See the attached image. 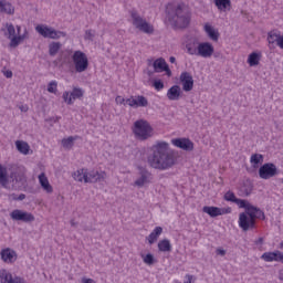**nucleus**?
Returning <instances> with one entry per match:
<instances>
[{
  "label": "nucleus",
  "mask_w": 283,
  "mask_h": 283,
  "mask_svg": "<svg viewBox=\"0 0 283 283\" xmlns=\"http://www.w3.org/2000/svg\"><path fill=\"white\" fill-rule=\"evenodd\" d=\"M148 164L153 169H159V171H167L176 165V156L169 148V143L157 142L150 147V154L148 155Z\"/></svg>",
  "instance_id": "1"
},
{
  "label": "nucleus",
  "mask_w": 283,
  "mask_h": 283,
  "mask_svg": "<svg viewBox=\"0 0 283 283\" xmlns=\"http://www.w3.org/2000/svg\"><path fill=\"white\" fill-rule=\"evenodd\" d=\"M187 54L189 56H199L200 59H211L216 49L211 42H200L196 36H187L184 41Z\"/></svg>",
  "instance_id": "2"
},
{
  "label": "nucleus",
  "mask_w": 283,
  "mask_h": 283,
  "mask_svg": "<svg viewBox=\"0 0 283 283\" xmlns=\"http://www.w3.org/2000/svg\"><path fill=\"white\" fill-rule=\"evenodd\" d=\"M17 187V185H25V167L12 166L10 176L8 177V168L0 165V185L8 189L10 187Z\"/></svg>",
  "instance_id": "3"
},
{
  "label": "nucleus",
  "mask_w": 283,
  "mask_h": 283,
  "mask_svg": "<svg viewBox=\"0 0 283 283\" xmlns=\"http://www.w3.org/2000/svg\"><path fill=\"white\" fill-rule=\"evenodd\" d=\"M167 18L166 21L172 27V28H187L189 25V14L185 9H182V6L176 4V3H169L166 7Z\"/></svg>",
  "instance_id": "4"
},
{
  "label": "nucleus",
  "mask_w": 283,
  "mask_h": 283,
  "mask_svg": "<svg viewBox=\"0 0 283 283\" xmlns=\"http://www.w3.org/2000/svg\"><path fill=\"white\" fill-rule=\"evenodd\" d=\"M72 178L75 182H84L85 185H92L96 182H105L107 172L96 169L78 168L72 172Z\"/></svg>",
  "instance_id": "5"
},
{
  "label": "nucleus",
  "mask_w": 283,
  "mask_h": 283,
  "mask_svg": "<svg viewBox=\"0 0 283 283\" xmlns=\"http://www.w3.org/2000/svg\"><path fill=\"white\" fill-rule=\"evenodd\" d=\"M2 32L4 36L9 39V46L11 48H19V45H21L29 35L28 29H24L23 33H21V25H17L15 29L12 23H6L2 28Z\"/></svg>",
  "instance_id": "6"
},
{
  "label": "nucleus",
  "mask_w": 283,
  "mask_h": 283,
  "mask_svg": "<svg viewBox=\"0 0 283 283\" xmlns=\"http://www.w3.org/2000/svg\"><path fill=\"white\" fill-rule=\"evenodd\" d=\"M129 14L132 25H134L136 30H139V32H143L144 34H154V24L143 18L140 13H138V10L132 9Z\"/></svg>",
  "instance_id": "7"
},
{
  "label": "nucleus",
  "mask_w": 283,
  "mask_h": 283,
  "mask_svg": "<svg viewBox=\"0 0 283 283\" xmlns=\"http://www.w3.org/2000/svg\"><path fill=\"white\" fill-rule=\"evenodd\" d=\"M133 134L138 140H147L154 136V127L147 119H137L133 125Z\"/></svg>",
  "instance_id": "8"
},
{
  "label": "nucleus",
  "mask_w": 283,
  "mask_h": 283,
  "mask_svg": "<svg viewBox=\"0 0 283 283\" xmlns=\"http://www.w3.org/2000/svg\"><path fill=\"white\" fill-rule=\"evenodd\" d=\"M72 61L74 70L77 72V74L87 72V67H90V59H87V54H85L83 51H74Z\"/></svg>",
  "instance_id": "9"
},
{
  "label": "nucleus",
  "mask_w": 283,
  "mask_h": 283,
  "mask_svg": "<svg viewBox=\"0 0 283 283\" xmlns=\"http://www.w3.org/2000/svg\"><path fill=\"white\" fill-rule=\"evenodd\" d=\"M35 32H38V34H40V36H43L44 39L56 40L67 36L65 32L57 31L48 24H38L35 27Z\"/></svg>",
  "instance_id": "10"
},
{
  "label": "nucleus",
  "mask_w": 283,
  "mask_h": 283,
  "mask_svg": "<svg viewBox=\"0 0 283 283\" xmlns=\"http://www.w3.org/2000/svg\"><path fill=\"white\" fill-rule=\"evenodd\" d=\"M241 209L245 210V213L252 218V220H265L264 211L262 209L251 205L249 200L243 201V206H241Z\"/></svg>",
  "instance_id": "11"
},
{
  "label": "nucleus",
  "mask_w": 283,
  "mask_h": 283,
  "mask_svg": "<svg viewBox=\"0 0 283 283\" xmlns=\"http://www.w3.org/2000/svg\"><path fill=\"white\" fill-rule=\"evenodd\" d=\"M10 218L14 222H25V223L34 222V220H36V218L32 214V212L21 210V209L12 210L10 212Z\"/></svg>",
  "instance_id": "12"
},
{
  "label": "nucleus",
  "mask_w": 283,
  "mask_h": 283,
  "mask_svg": "<svg viewBox=\"0 0 283 283\" xmlns=\"http://www.w3.org/2000/svg\"><path fill=\"white\" fill-rule=\"evenodd\" d=\"M85 94V91L81 87H73L72 92L65 91L62 94V98L66 105H74V101L78 98H83V95Z\"/></svg>",
  "instance_id": "13"
},
{
  "label": "nucleus",
  "mask_w": 283,
  "mask_h": 283,
  "mask_svg": "<svg viewBox=\"0 0 283 283\" xmlns=\"http://www.w3.org/2000/svg\"><path fill=\"white\" fill-rule=\"evenodd\" d=\"M277 174V166L274 164L268 163L259 168V176L262 180H271V178H275Z\"/></svg>",
  "instance_id": "14"
},
{
  "label": "nucleus",
  "mask_w": 283,
  "mask_h": 283,
  "mask_svg": "<svg viewBox=\"0 0 283 283\" xmlns=\"http://www.w3.org/2000/svg\"><path fill=\"white\" fill-rule=\"evenodd\" d=\"M203 213H207L208 216H210V218H218V216H227L229 213H231V207H227V208H218V207H213V206H205L202 208Z\"/></svg>",
  "instance_id": "15"
},
{
  "label": "nucleus",
  "mask_w": 283,
  "mask_h": 283,
  "mask_svg": "<svg viewBox=\"0 0 283 283\" xmlns=\"http://www.w3.org/2000/svg\"><path fill=\"white\" fill-rule=\"evenodd\" d=\"M238 224L242 231H251L255 227V221L245 212L239 214Z\"/></svg>",
  "instance_id": "16"
},
{
  "label": "nucleus",
  "mask_w": 283,
  "mask_h": 283,
  "mask_svg": "<svg viewBox=\"0 0 283 283\" xmlns=\"http://www.w3.org/2000/svg\"><path fill=\"white\" fill-rule=\"evenodd\" d=\"M126 104L128 105V107H134V109H138V107H148L149 101L143 95H137L127 98Z\"/></svg>",
  "instance_id": "17"
},
{
  "label": "nucleus",
  "mask_w": 283,
  "mask_h": 283,
  "mask_svg": "<svg viewBox=\"0 0 283 283\" xmlns=\"http://www.w3.org/2000/svg\"><path fill=\"white\" fill-rule=\"evenodd\" d=\"M171 145L178 149H182L184 151H193L195 147L193 142L185 137L171 139Z\"/></svg>",
  "instance_id": "18"
},
{
  "label": "nucleus",
  "mask_w": 283,
  "mask_h": 283,
  "mask_svg": "<svg viewBox=\"0 0 283 283\" xmlns=\"http://www.w3.org/2000/svg\"><path fill=\"white\" fill-rule=\"evenodd\" d=\"M184 92L193 90V76L189 72H182L179 76Z\"/></svg>",
  "instance_id": "19"
},
{
  "label": "nucleus",
  "mask_w": 283,
  "mask_h": 283,
  "mask_svg": "<svg viewBox=\"0 0 283 283\" xmlns=\"http://www.w3.org/2000/svg\"><path fill=\"white\" fill-rule=\"evenodd\" d=\"M150 179H151V174H149L147 169H140L139 177L135 180L134 187H138L140 189L146 185H149V182H151Z\"/></svg>",
  "instance_id": "20"
},
{
  "label": "nucleus",
  "mask_w": 283,
  "mask_h": 283,
  "mask_svg": "<svg viewBox=\"0 0 283 283\" xmlns=\"http://www.w3.org/2000/svg\"><path fill=\"white\" fill-rule=\"evenodd\" d=\"M153 67L155 72H166L167 76H171V70H169V64L165 61V59L159 57L153 62Z\"/></svg>",
  "instance_id": "21"
},
{
  "label": "nucleus",
  "mask_w": 283,
  "mask_h": 283,
  "mask_svg": "<svg viewBox=\"0 0 283 283\" xmlns=\"http://www.w3.org/2000/svg\"><path fill=\"white\" fill-rule=\"evenodd\" d=\"M39 185L42 187L43 191L45 193H54V187L50 184V179H48V176L45 172H41L38 176Z\"/></svg>",
  "instance_id": "22"
},
{
  "label": "nucleus",
  "mask_w": 283,
  "mask_h": 283,
  "mask_svg": "<svg viewBox=\"0 0 283 283\" xmlns=\"http://www.w3.org/2000/svg\"><path fill=\"white\" fill-rule=\"evenodd\" d=\"M168 101H180L182 98V88L179 85H172L166 93Z\"/></svg>",
  "instance_id": "23"
},
{
  "label": "nucleus",
  "mask_w": 283,
  "mask_h": 283,
  "mask_svg": "<svg viewBox=\"0 0 283 283\" xmlns=\"http://www.w3.org/2000/svg\"><path fill=\"white\" fill-rule=\"evenodd\" d=\"M1 258L7 264H12L17 262V252L10 248L4 249L1 251Z\"/></svg>",
  "instance_id": "24"
},
{
  "label": "nucleus",
  "mask_w": 283,
  "mask_h": 283,
  "mask_svg": "<svg viewBox=\"0 0 283 283\" xmlns=\"http://www.w3.org/2000/svg\"><path fill=\"white\" fill-rule=\"evenodd\" d=\"M260 61H262V52L254 51L248 55L247 63L250 67H258Z\"/></svg>",
  "instance_id": "25"
},
{
  "label": "nucleus",
  "mask_w": 283,
  "mask_h": 283,
  "mask_svg": "<svg viewBox=\"0 0 283 283\" xmlns=\"http://www.w3.org/2000/svg\"><path fill=\"white\" fill-rule=\"evenodd\" d=\"M203 30L211 41H218V39H220V32L218 29L213 28L211 23H206Z\"/></svg>",
  "instance_id": "26"
},
{
  "label": "nucleus",
  "mask_w": 283,
  "mask_h": 283,
  "mask_svg": "<svg viewBox=\"0 0 283 283\" xmlns=\"http://www.w3.org/2000/svg\"><path fill=\"white\" fill-rule=\"evenodd\" d=\"M224 200L227 202H234L241 209V207L244 206L245 200L244 199H239L235 197V193L233 191L229 190L224 193Z\"/></svg>",
  "instance_id": "27"
},
{
  "label": "nucleus",
  "mask_w": 283,
  "mask_h": 283,
  "mask_svg": "<svg viewBox=\"0 0 283 283\" xmlns=\"http://www.w3.org/2000/svg\"><path fill=\"white\" fill-rule=\"evenodd\" d=\"M219 12H229L231 10V0H213Z\"/></svg>",
  "instance_id": "28"
},
{
  "label": "nucleus",
  "mask_w": 283,
  "mask_h": 283,
  "mask_svg": "<svg viewBox=\"0 0 283 283\" xmlns=\"http://www.w3.org/2000/svg\"><path fill=\"white\" fill-rule=\"evenodd\" d=\"M160 235H163V227H156L146 240L149 244H155V242H158V238H160Z\"/></svg>",
  "instance_id": "29"
},
{
  "label": "nucleus",
  "mask_w": 283,
  "mask_h": 283,
  "mask_svg": "<svg viewBox=\"0 0 283 283\" xmlns=\"http://www.w3.org/2000/svg\"><path fill=\"white\" fill-rule=\"evenodd\" d=\"M0 12L4 14H14V6L7 0H0Z\"/></svg>",
  "instance_id": "30"
},
{
  "label": "nucleus",
  "mask_w": 283,
  "mask_h": 283,
  "mask_svg": "<svg viewBox=\"0 0 283 283\" xmlns=\"http://www.w3.org/2000/svg\"><path fill=\"white\" fill-rule=\"evenodd\" d=\"M15 147L20 154H23V156H28L30 154V144L24 140H17Z\"/></svg>",
  "instance_id": "31"
},
{
  "label": "nucleus",
  "mask_w": 283,
  "mask_h": 283,
  "mask_svg": "<svg viewBox=\"0 0 283 283\" xmlns=\"http://www.w3.org/2000/svg\"><path fill=\"white\" fill-rule=\"evenodd\" d=\"M262 163H264V156L262 154L251 155L250 164H251V167H253V169H258V167H260Z\"/></svg>",
  "instance_id": "32"
},
{
  "label": "nucleus",
  "mask_w": 283,
  "mask_h": 283,
  "mask_svg": "<svg viewBox=\"0 0 283 283\" xmlns=\"http://www.w3.org/2000/svg\"><path fill=\"white\" fill-rule=\"evenodd\" d=\"M0 283H14L12 273L4 269L0 270Z\"/></svg>",
  "instance_id": "33"
},
{
  "label": "nucleus",
  "mask_w": 283,
  "mask_h": 283,
  "mask_svg": "<svg viewBox=\"0 0 283 283\" xmlns=\"http://www.w3.org/2000/svg\"><path fill=\"white\" fill-rule=\"evenodd\" d=\"M281 36H282V34H280L279 31H270L268 33V43H270L271 45H273V43H276V45H277Z\"/></svg>",
  "instance_id": "34"
},
{
  "label": "nucleus",
  "mask_w": 283,
  "mask_h": 283,
  "mask_svg": "<svg viewBox=\"0 0 283 283\" xmlns=\"http://www.w3.org/2000/svg\"><path fill=\"white\" fill-rule=\"evenodd\" d=\"M78 136H70L67 138L62 139V147L64 149H72L74 147V140H77Z\"/></svg>",
  "instance_id": "35"
},
{
  "label": "nucleus",
  "mask_w": 283,
  "mask_h": 283,
  "mask_svg": "<svg viewBox=\"0 0 283 283\" xmlns=\"http://www.w3.org/2000/svg\"><path fill=\"white\" fill-rule=\"evenodd\" d=\"M158 249L163 253H169V251H171V242H169L167 239H164L158 242Z\"/></svg>",
  "instance_id": "36"
},
{
  "label": "nucleus",
  "mask_w": 283,
  "mask_h": 283,
  "mask_svg": "<svg viewBox=\"0 0 283 283\" xmlns=\"http://www.w3.org/2000/svg\"><path fill=\"white\" fill-rule=\"evenodd\" d=\"M62 44L60 42H52L49 44V54L50 56H56L59 50H61Z\"/></svg>",
  "instance_id": "37"
},
{
  "label": "nucleus",
  "mask_w": 283,
  "mask_h": 283,
  "mask_svg": "<svg viewBox=\"0 0 283 283\" xmlns=\"http://www.w3.org/2000/svg\"><path fill=\"white\" fill-rule=\"evenodd\" d=\"M140 258L144 262V264H147V266H151L156 264V258H154V254L148 253V254H140Z\"/></svg>",
  "instance_id": "38"
},
{
  "label": "nucleus",
  "mask_w": 283,
  "mask_h": 283,
  "mask_svg": "<svg viewBox=\"0 0 283 283\" xmlns=\"http://www.w3.org/2000/svg\"><path fill=\"white\" fill-rule=\"evenodd\" d=\"M57 87H59V83H57L56 81H51V82L48 84V92H49L50 94H56Z\"/></svg>",
  "instance_id": "39"
},
{
  "label": "nucleus",
  "mask_w": 283,
  "mask_h": 283,
  "mask_svg": "<svg viewBox=\"0 0 283 283\" xmlns=\"http://www.w3.org/2000/svg\"><path fill=\"white\" fill-rule=\"evenodd\" d=\"M96 36V31L94 30H86L85 31V35H84V39L86 41H94V38Z\"/></svg>",
  "instance_id": "40"
},
{
  "label": "nucleus",
  "mask_w": 283,
  "mask_h": 283,
  "mask_svg": "<svg viewBox=\"0 0 283 283\" xmlns=\"http://www.w3.org/2000/svg\"><path fill=\"white\" fill-rule=\"evenodd\" d=\"M153 87H155L157 92H160V90H165V83H163L160 80H155L153 83Z\"/></svg>",
  "instance_id": "41"
},
{
  "label": "nucleus",
  "mask_w": 283,
  "mask_h": 283,
  "mask_svg": "<svg viewBox=\"0 0 283 283\" xmlns=\"http://www.w3.org/2000/svg\"><path fill=\"white\" fill-rule=\"evenodd\" d=\"M115 103H116L117 105H127V98H125V97H123V96H120V95H117V96L115 97Z\"/></svg>",
  "instance_id": "42"
},
{
  "label": "nucleus",
  "mask_w": 283,
  "mask_h": 283,
  "mask_svg": "<svg viewBox=\"0 0 283 283\" xmlns=\"http://www.w3.org/2000/svg\"><path fill=\"white\" fill-rule=\"evenodd\" d=\"M196 277L191 274H186L184 283H195Z\"/></svg>",
  "instance_id": "43"
},
{
  "label": "nucleus",
  "mask_w": 283,
  "mask_h": 283,
  "mask_svg": "<svg viewBox=\"0 0 283 283\" xmlns=\"http://www.w3.org/2000/svg\"><path fill=\"white\" fill-rule=\"evenodd\" d=\"M216 253H217V255L224 256V255H227V250H224V249H222V248H218V249L216 250Z\"/></svg>",
  "instance_id": "44"
},
{
  "label": "nucleus",
  "mask_w": 283,
  "mask_h": 283,
  "mask_svg": "<svg viewBox=\"0 0 283 283\" xmlns=\"http://www.w3.org/2000/svg\"><path fill=\"white\" fill-rule=\"evenodd\" d=\"M11 198L12 200H25V195L21 193L18 197L12 195Z\"/></svg>",
  "instance_id": "45"
},
{
  "label": "nucleus",
  "mask_w": 283,
  "mask_h": 283,
  "mask_svg": "<svg viewBox=\"0 0 283 283\" xmlns=\"http://www.w3.org/2000/svg\"><path fill=\"white\" fill-rule=\"evenodd\" d=\"M3 76H6V78H12V71L10 70L4 71Z\"/></svg>",
  "instance_id": "46"
},
{
  "label": "nucleus",
  "mask_w": 283,
  "mask_h": 283,
  "mask_svg": "<svg viewBox=\"0 0 283 283\" xmlns=\"http://www.w3.org/2000/svg\"><path fill=\"white\" fill-rule=\"evenodd\" d=\"M82 283H96V281H94V279H87V277H82Z\"/></svg>",
  "instance_id": "47"
},
{
  "label": "nucleus",
  "mask_w": 283,
  "mask_h": 283,
  "mask_svg": "<svg viewBox=\"0 0 283 283\" xmlns=\"http://www.w3.org/2000/svg\"><path fill=\"white\" fill-rule=\"evenodd\" d=\"M276 45L277 48H280V50H283V34L281 35V38H279V43Z\"/></svg>",
  "instance_id": "48"
},
{
  "label": "nucleus",
  "mask_w": 283,
  "mask_h": 283,
  "mask_svg": "<svg viewBox=\"0 0 283 283\" xmlns=\"http://www.w3.org/2000/svg\"><path fill=\"white\" fill-rule=\"evenodd\" d=\"M264 242V239L263 238H259L256 241H255V244H262Z\"/></svg>",
  "instance_id": "49"
},
{
  "label": "nucleus",
  "mask_w": 283,
  "mask_h": 283,
  "mask_svg": "<svg viewBox=\"0 0 283 283\" xmlns=\"http://www.w3.org/2000/svg\"><path fill=\"white\" fill-rule=\"evenodd\" d=\"M20 109H21L22 112H28V105H22V106H20Z\"/></svg>",
  "instance_id": "50"
},
{
  "label": "nucleus",
  "mask_w": 283,
  "mask_h": 283,
  "mask_svg": "<svg viewBox=\"0 0 283 283\" xmlns=\"http://www.w3.org/2000/svg\"><path fill=\"white\" fill-rule=\"evenodd\" d=\"M170 63H176V57L171 56L170 57Z\"/></svg>",
  "instance_id": "51"
},
{
  "label": "nucleus",
  "mask_w": 283,
  "mask_h": 283,
  "mask_svg": "<svg viewBox=\"0 0 283 283\" xmlns=\"http://www.w3.org/2000/svg\"><path fill=\"white\" fill-rule=\"evenodd\" d=\"M279 280H282V281H283V272H280V274H279Z\"/></svg>",
  "instance_id": "52"
}]
</instances>
